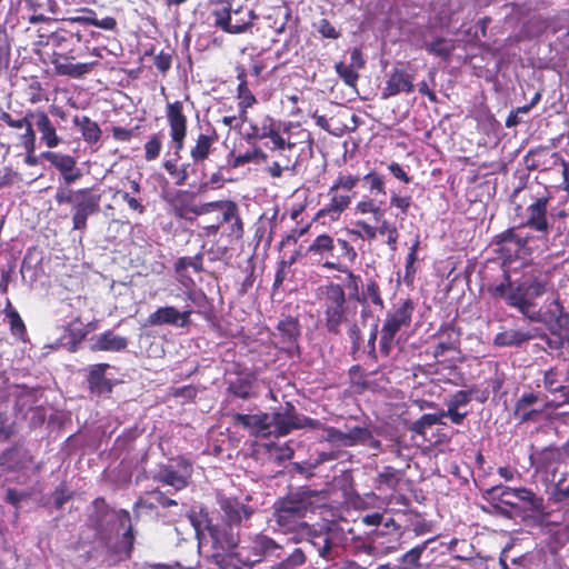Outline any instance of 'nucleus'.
I'll list each match as a JSON object with an SVG mask.
<instances>
[{
    "label": "nucleus",
    "instance_id": "1",
    "mask_svg": "<svg viewBox=\"0 0 569 569\" xmlns=\"http://www.w3.org/2000/svg\"><path fill=\"white\" fill-rule=\"evenodd\" d=\"M551 286L547 272L535 263H526L520 279L512 281L510 273L505 271L503 280L488 284L487 292L491 299L503 301L529 321L539 322L543 317L537 299L547 293Z\"/></svg>",
    "mask_w": 569,
    "mask_h": 569
},
{
    "label": "nucleus",
    "instance_id": "2",
    "mask_svg": "<svg viewBox=\"0 0 569 569\" xmlns=\"http://www.w3.org/2000/svg\"><path fill=\"white\" fill-rule=\"evenodd\" d=\"M94 32L88 29H80L77 26L64 24L51 32L48 43L52 47V64L59 76H67L80 79L98 66V61L78 62L72 61L87 57L89 53L101 58L99 48L89 47Z\"/></svg>",
    "mask_w": 569,
    "mask_h": 569
},
{
    "label": "nucleus",
    "instance_id": "3",
    "mask_svg": "<svg viewBox=\"0 0 569 569\" xmlns=\"http://www.w3.org/2000/svg\"><path fill=\"white\" fill-rule=\"evenodd\" d=\"M164 117L169 128V137L173 149L172 156L164 159L162 168L173 180L176 186H186L191 177H204V166L194 162V160L181 162V152L184 149L188 136L189 120L184 111V103L181 100L167 102Z\"/></svg>",
    "mask_w": 569,
    "mask_h": 569
},
{
    "label": "nucleus",
    "instance_id": "4",
    "mask_svg": "<svg viewBox=\"0 0 569 569\" xmlns=\"http://www.w3.org/2000/svg\"><path fill=\"white\" fill-rule=\"evenodd\" d=\"M385 200H377L369 196H363L355 206L356 214H371L373 220L378 222V226H372L366 220H357L356 227L358 229H347V233L355 236L356 238L367 239L369 241L375 240L378 236H386V244L391 251L397 250V243L399 238V231L393 222L383 219L386 209L383 208Z\"/></svg>",
    "mask_w": 569,
    "mask_h": 569
},
{
    "label": "nucleus",
    "instance_id": "5",
    "mask_svg": "<svg viewBox=\"0 0 569 569\" xmlns=\"http://www.w3.org/2000/svg\"><path fill=\"white\" fill-rule=\"evenodd\" d=\"M317 492L308 488H301L296 492L276 500L273 505V518L276 523L283 532H301L308 513H313L316 509L315 499Z\"/></svg>",
    "mask_w": 569,
    "mask_h": 569
},
{
    "label": "nucleus",
    "instance_id": "6",
    "mask_svg": "<svg viewBox=\"0 0 569 569\" xmlns=\"http://www.w3.org/2000/svg\"><path fill=\"white\" fill-rule=\"evenodd\" d=\"M58 204H70L72 211V229L84 231L88 218L100 211L101 194L92 188L71 189L59 187L54 194Z\"/></svg>",
    "mask_w": 569,
    "mask_h": 569
},
{
    "label": "nucleus",
    "instance_id": "7",
    "mask_svg": "<svg viewBox=\"0 0 569 569\" xmlns=\"http://www.w3.org/2000/svg\"><path fill=\"white\" fill-rule=\"evenodd\" d=\"M462 330L455 322L440 325L437 331L431 336V345L426 350V355L431 356L437 363L446 368H455L457 363L465 361L461 350Z\"/></svg>",
    "mask_w": 569,
    "mask_h": 569
},
{
    "label": "nucleus",
    "instance_id": "8",
    "mask_svg": "<svg viewBox=\"0 0 569 569\" xmlns=\"http://www.w3.org/2000/svg\"><path fill=\"white\" fill-rule=\"evenodd\" d=\"M359 182L358 174L339 172L328 190L329 202L318 210L315 219L328 218L330 222L338 221L356 197L355 189Z\"/></svg>",
    "mask_w": 569,
    "mask_h": 569
},
{
    "label": "nucleus",
    "instance_id": "9",
    "mask_svg": "<svg viewBox=\"0 0 569 569\" xmlns=\"http://www.w3.org/2000/svg\"><path fill=\"white\" fill-rule=\"evenodd\" d=\"M209 537L212 542V558L219 566H233L237 567L236 551L240 548L239 528L217 520L213 522L211 519L207 521L206 526Z\"/></svg>",
    "mask_w": 569,
    "mask_h": 569
},
{
    "label": "nucleus",
    "instance_id": "10",
    "mask_svg": "<svg viewBox=\"0 0 569 569\" xmlns=\"http://www.w3.org/2000/svg\"><path fill=\"white\" fill-rule=\"evenodd\" d=\"M415 303L410 298L401 300L393 309L386 313L380 331L379 350L383 357H389L396 346V336L412 322Z\"/></svg>",
    "mask_w": 569,
    "mask_h": 569
},
{
    "label": "nucleus",
    "instance_id": "11",
    "mask_svg": "<svg viewBox=\"0 0 569 569\" xmlns=\"http://www.w3.org/2000/svg\"><path fill=\"white\" fill-rule=\"evenodd\" d=\"M492 243L495 251L503 262H511L517 259H525L533 253H542L546 250L538 247L535 239L520 237L519 228L510 227L495 236Z\"/></svg>",
    "mask_w": 569,
    "mask_h": 569
},
{
    "label": "nucleus",
    "instance_id": "12",
    "mask_svg": "<svg viewBox=\"0 0 569 569\" xmlns=\"http://www.w3.org/2000/svg\"><path fill=\"white\" fill-rule=\"evenodd\" d=\"M279 133L282 141L276 146L277 154H292V159H297L299 164L303 158L312 157L315 140L312 133L301 123L283 122Z\"/></svg>",
    "mask_w": 569,
    "mask_h": 569
},
{
    "label": "nucleus",
    "instance_id": "13",
    "mask_svg": "<svg viewBox=\"0 0 569 569\" xmlns=\"http://www.w3.org/2000/svg\"><path fill=\"white\" fill-rule=\"evenodd\" d=\"M321 306L325 315V327L330 335H339L341 325L348 321L346 292L341 284L330 282L321 288Z\"/></svg>",
    "mask_w": 569,
    "mask_h": 569
},
{
    "label": "nucleus",
    "instance_id": "14",
    "mask_svg": "<svg viewBox=\"0 0 569 569\" xmlns=\"http://www.w3.org/2000/svg\"><path fill=\"white\" fill-rule=\"evenodd\" d=\"M282 552V546L264 533H257L250 537L236 551V561L238 569L242 567H252L268 558H274Z\"/></svg>",
    "mask_w": 569,
    "mask_h": 569
},
{
    "label": "nucleus",
    "instance_id": "15",
    "mask_svg": "<svg viewBox=\"0 0 569 569\" xmlns=\"http://www.w3.org/2000/svg\"><path fill=\"white\" fill-rule=\"evenodd\" d=\"M211 14L214 18V27L229 34L247 32L252 28V20L256 17L252 10L246 12L241 9L231 10L229 2L221 8L213 9Z\"/></svg>",
    "mask_w": 569,
    "mask_h": 569
},
{
    "label": "nucleus",
    "instance_id": "16",
    "mask_svg": "<svg viewBox=\"0 0 569 569\" xmlns=\"http://www.w3.org/2000/svg\"><path fill=\"white\" fill-rule=\"evenodd\" d=\"M550 197L537 198L526 209V220L521 222L529 230L539 231L540 234L535 239L538 247H542L545 250L549 248V233L552 226L548 220V203Z\"/></svg>",
    "mask_w": 569,
    "mask_h": 569
},
{
    "label": "nucleus",
    "instance_id": "17",
    "mask_svg": "<svg viewBox=\"0 0 569 569\" xmlns=\"http://www.w3.org/2000/svg\"><path fill=\"white\" fill-rule=\"evenodd\" d=\"M300 533L326 561H331L338 556V545L333 541L335 531L331 523L308 525Z\"/></svg>",
    "mask_w": 569,
    "mask_h": 569
},
{
    "label": "nucleus",
    "instance_id": "18",
    "mask_svg": "<svg viewBox=\"0 0 569 569\" xmlns=\"http://www.w3.org/2000/svg\"><path fill=\"white\" fill-rule=\"evenodd\" d=\"M192 472V463L187 458L179 456L172 459L170 463L161 466L153 479L178 491L189 485Z\"/></svg>",
    "mask_w": 569,
    "mask_h": 569
},
{
    "label": "nucleus",
    "instance_id": "19",
    "mask_svg": "<svg viewBox=\"0 0 569 569\" xmlns=\"http://www.w3.org/2000/svg\"><path fill=\"white\" fill-rule=\"evenodd\" d=\"M307 253L319 257L318 262L328 270L347 271V266L337 259L336 241L328 233L317 236L308 247Z\"/></svg>",
    "mask_w": 569,
    "mask_h": 569
},
{
    "label": "nucleus",
    "instance_id": "20",
    "mask_svg": "<svg viewBox=\"0 0 569 569\" xmlns=\"http://www.w3.org/2000/svg\"><path fill=\"white\" fill-rule=\"evenodd\" d=\"M218 140L219 133L214 127L209 124L204 130H200L189 147L190 159L204 166L213 154Z\"/></svg>",
    "mask_w": 569,
    "mask_h": 569
},
{
    "label": "nucleus",
    "instance_id": "21",
    "mask_svg": "<svg viewBox=\"0 0 569 569\" xmlns=\"http://www.w3.org/2000/svg\"><path fill=\"white\" fill-rule=\"evenodd\" d=\"M370 438L371 431L366 427L355 426L347 431H342L336 427L328 426L322 440L335 446L356 447L367 445Z\"/></svg>",
    "mask_w": 569,
    "mask_h": 569
},
{
    "label": "nucleus",
    "instance_id": "22",
    "mask_svg": "<svg viewBox=\"0 0 569 569\" xmlns=\"http://www.w3.org/2000/svg\"><path fill=\"white\" fill-rule=\"evenodd\" d=\"M499 500L501 503L509 507H517V503L513 500H508L506 497L512 496L515 499L522 501L528 505V509L535 512H543L545 505L543 498L537 496L532 490L520 487V488H510V487H493L489 490L490 493L497 492Z\"/></svg>",
    "mask_w": 569,
    "mask_h": 569
},
{
    "label": "nucleus",
    "instance_id": "23",
    "mask_svg": "<svg viewBox=\"0 0 569 569\" xmlns=\"http://www.w3.org/2000/svg\"><path fill=\"white\" fill-rule=\"evenodd\" d=\"M196 194L187 190H179L172 200V210L177 218L194 221L197 217L208 214L209 202L197 203Z\"/></svg>",
    "mask_w": 569,
    "mask_h": 569
},
{
    "label": "nucleus",
    "instance_id": "24",
    "mask_svg": "<svg viewBox=\"0 0 569 569\" xmlns=\"http://www.w3.org/2000/svg\"><path fill=\"white\" fill-rule=\"evenodd\" d=\"M41 157L59 171L67 188L83 176L76 158L70 154L44 151Z\"/></svg>",
    "mask_w": 569,
    "mask_h": 569
},
{
    "label": "nucleus",
    "instance_id": "25",
    "mask_svg": "<svg viewBox=\"0 0 569 569\" xmlns=\"http://www.w3.org/2000/svg\"><path fill=\"white\" fill-rule=\"evenodd\" d=\"M300 415L291 402L276 409L270 416V432L277 436H287L292 430L299 429Z\"/></svg>",
    "mask_w": 569,
    "mask_h": 569
},
{
    "label": "nucleus",
    "instance_id": "26",
    "mask_svg": "<svg viewBox=\"0 0 569 569\" xmlns=\"http://www.w3.org/2000/svg\"><path fill=\"white\" fill-rule=\"evenodd\" d=\"M567 382H569V358H562L543 372V388L550 393H560L563 402H566Z\"/></svg>",
    "mask_w": 569,
    "mask_h": 569
},
{
    "label": "nucleus",
    "instance_id": "27",
    "mask_svg": "<svg viewBox=\"0 0 569 569\" xmlns=\"http://www.w3.org/2000/svg\"><path fill=\"white\" fill-rule=\"evenodd\" d=\"M221 517L220 521L240 528L242 520H248L254 512L253 508L242 503L236 497H221L218 500Z\"/></svg>",
    "mask_w": 569,
    "mask_h": 569
},
{
    "label": "nucleus",
    "instance_id": "28",
    "mask_svg": "<svg viewBox=\"0 0 569 569\" xmlns=\"http://www.w3.org/2000/svg\"><path fill=\"white\" fill-rule=\"evenodd\" d=\"M415 76L403 68H393L388 74L381 98L389 99L400 93H411L415 90Z\"/></svg>",
    "mask_w": 569,
    "mask_h": 569
},
{
    "label": "nucleus",
    "instance_id": "29",
    "mask_svg": "<svg viewBox=\"0 0 569 569\" xmlns=\"http://www.w3.org/2000/svg\"><path fill=\"white\" fill-rule=\"evenodd\" d=\"M36 110L29 109L26 113L14 119L9 112L0 108V120L12 129H24V132L19 136L20 144H36L37 143V129L34 126V117H30Z\"/></svg>",
    "mask_w": 569,
    "mask_h": 569
},
{
    "label": "nucleus",
    "instance_id": "30",
    "mask_svg": "<svg viewBox=\"0 0 569 569\" xmlns=\"http://www.w3.org/2000/svg\"><path fill=\"white\" fill-rule=\"evenodd\" d=\"M385 537V531L376 529L371 537L370 542H365L360 539H356L352 542V548L356 555L361 552L373 557H383L398 550V542L392 539L390 543L383 545L380 539Z\"/></svg>",
    "mask_w": 569,
    "mask_h": 569
},
{
    "label": "nucleus",
    "instance_id": "31",
    "mask_svg": "<svg viewBox=\"0 0 569 569\" xmlns=\"http://www.w3.org/2000/svg\"><path fill=\"white\" fill-rule=\"evenodd\" d=\"M276 328L280 336L281 350L292 353L299 349L301 326L298 318L287 316L279 320Z\"/></svg>",
    "mask_w": 569,
    "mask_h": 569
},
{
    "label": "nucleus",
    "instance_id": "32",
    "mask_svg": "<svg viewBox=\"0 0 569 569\" xmlns=\"http://www.w3.org/2000/svg\"><path fill=\"white\" fill-rule=\"evenodd\" d=\"M109 363H96L88 368L87 383L89 391L96 397L111 395L114 383L106 378Z\"/></svg>",
    "mask_w": 569,
    "mask_h": 569
},
{
    "label": "nucleus",
    "instance_id": "33",
    "mask_svg": "<svg viewBox=\"0 0 569 569\" xmlns=\"http://www.w3.org/2000/svg\"><path fill=\"white\" fill-rule=\"evenodd\" d=\"M30 117H34V126L40 133V140L49 149L58 147L62 139L57 133V128L44 110L37 109Z\"/></svg>",
    "mask_w": 569,
    "mask_h": 569
},
{
    "label": "nucleus",
    "instance_id": "34",
    "mask_svg": "<svg viewBox=\"0 0 569 569\" xmlns=\"http://www.w3.org/2000/svg\"><path fill=\"white\" fill-rule=\"evenodd\" d=\"M236 70L237 80L239 81L237 87L238 109L240 117L244 119L247 110L257 103V99L252 91L249 89L247 80V70L244 69V67L238 66Z\"/></svg>",
    "mask_w": 569,
    "mask_h": 569
},
{
    "label": "nucleus",
    "instance_id": "35",
    "mask_svg": "<svg viewBox=\"0 0 569 569\" xmlns=\"http://www.w3.org/2000/svg\"><path fill=\"white\" fill-rule=\"evenodd\" d=\"M540 400L538 393L532 391L523 392L515 405V416L520 422L537 421L542 410L532 409L531 407Z\"/></svg>",
    "mask_w": 569,
    "mask_h": 569
},
{
    "label": "nucleus",
    "instance_id": "36",
    "mask_svg": "<svg viewBox=\"0 0 569 569\" xmlns=\"http://www.w3.org/2000/svg\"><path fill=\"white\" fill-rule=\"evenodd\" d=\"M232 420L234 426H241L253 433L270 432V415L267 412L256 415L233 413Z\"/></svg>",
    "mask_w": 569,
    "mask_h": 569
},
{
    "label": "nucleus",
    "instance_id": "37",
    "mask_svg": "<svg viewBox=\"0 0 569 569\" xmlns=\"http://www.w3.org/2000/svg\"><path fill=\"white\" fill-rule=\"evenodd\" d=\"M279 561L272 565V569H299L307 562V553L301 547L288 550L282 546V552L274 556Z\"/></svg>",
    "mask_w": 569,
    "mask_h": 569
},
{
    "label": "nucleus",
    "instance_id": "38",
    "mask_svg": "<svg viewBox=\"0 0 569 569\" xmlns=\"http://www.w3.org/2000/svg\"><path fill=\"white\" fill-rule=\"evenodd\" d=\"M128 339L122 336L116 335L112 330H107L96 337L94 342L90 349L92 351H122L128 347Z\"/></svg>",
    "mask_w": 569,
    "mask_h": 569
},
{
    "label": "nucleus",
    "instance_id": "39",
    "mask_svg": "<svg viewBox=\"0 0 569 569\" xmlns=\"http://www.w3.org/2000/svg\"><path fill=\"white\" fill-rule=\"evenodd\" d=\"M256 381V377L252 373H240L234 379L228 382V393L247 400L252 397V388Z\"/></svg>",
    "mask_w": 569,
    "mask_h": 569
},
{
    "label": "nucleus",
    "instance_id": "40",
    "mask_svg": "<svg viewBox=\"0 0 569 569\" xmlns=\"http://www.w3.org/2000/svg\"><path fill=\"white\" fill-rule=\"evenodd\" d=\"M283 122L276 121L270 116H264L261 119V122L258 124V131H256V136L259 137V140L262 139H269L272 143V147L270 148L272 151H274L277 143L281 142V136L280 130L282 128Z\"/></svg>",
    "mask_w": 569,
    "mask_h": 569
},
{
    "label": "nucleus",
    "instance_id": "41",
    "mask_svg": "<svg viewBox=\"0 0 569 569\" xmlns=\"http://www.w3.org/2000/svg\"><path fill=\"white\" fill-rule=\"evenodd\" d=\"M73 124L79 128L83 140L89 144H96L102 134L99 124L87 116H76L72 119Z\"/></svg>",
    "mask_w": 569,
    "mask_h": 569
},
{
    "label": "nucleus",
    "instance_id": "42",
    "mask_svg": "<svg viewBox=\"0 0 569 569\" xmlns=\"http://www.w3.org/2000/svg\"><path fill=\"white\" fill-rule=\"evenodd\" d=\"M530 339H532V335L529 331L508 329L497 333L493 343L498 347H519Z\"/></svg>",
    "mask_w": 569,
    "mask_h": 569
},
{
    "label": "nucleus",
    "instance_id": "43",
    "mask_svg": "<svg viewBox=\"0 0 569 569\" xmlns=\"http://www.w3.org/2000/svg\"><path fill=\"white\" fill-rule=\"evenodd\" d=\"M268 160V154L258 146H253L251 150L246 151L244 153L233 154L231 152L229 154L228 163L232 169L242 167L250 162H266Z\"/></svg>",
    "mask_w": 569,
    "mask_h": 569
},
{
    "label": "nucleus",
    "instance_id": "44",
    "mask_svg": "<svg viewBox=\"0 0 569 569\" xmlns=\"http://www.w3.org/2000/svg\"><path fill=\"white\" fill-rule=\"evenodd\" d=\"M279 160L271 162L267 168L266 172L273 179L282 177L284 171L296 173L298 167L297 159H292V154H278Z\"/></svg>",
    "mask_w": 569,
    "mask_h": 569
},
{
    "label": "nucleus",
    "instance_id": "45",
    "mask_svg": "<svg viewBox=\"0 0 569 569\" xmlns=\"http://www.w3.org/2000/svg\"><path fill=\"white\" fill-rule=\"evenodd\" d=\"M401 481L400 470L392 466H386L375 478V487L378 490H396Z\"/></svg>",
    "mask_w": 569,
    "mask_h": 569
},
{
    "label": "nucleus",
    "instance_id": "46",
    "mask_svg": "<svg viewBox=\"0 0 569 569\" xmlns=\"http://www.w3.org/2000/svg\"><path fill=\"white\" fill-rule=\"evenodd\" d=\"M147 322L149 326H177L178 309L172 306L159 307L148 316Z\"/></svg>",
    "mask_w": 569,
    "mask_h": 569
},
{
    "label": "nucleus",
    "instance_id": "47",
    "mask_svg": "<svg viewBox=\"0 0 569 569\" xmlns=\"http://www.w3.org/2000/svg\"><path fill=\"white\" fill-rule=\"evenodd\" d=\"M119 523L122 528L126 527L124 532L121 537V542L124 545V553L127 558L131 557L134 543L133 528L131 525L130 512L126 509H121L118 513Z\"/></svg>",
    "mask_w": 569,
    "mask_h": 569
},
{
    "label": "nucleus",
    "instance_id": "48",
    "mask_svg": "<svg viewBox=\"0 0 569 569\" xmlns=\"http://www.w3.org/2000/svg\"><path fill=\"white\" fill-rule=\"evenodd\" d=\"M187 298L197 308V312L204 318H210L213 312V306L207 295L201 289H191L186 292Z\"/></svg>",
    "mask_w": 569,
    "mask_h": 569
},
{
    "label": "nucleus",
    "instance_id": "49",
    "mask_svg": "<svg viewBox=\"0 0 569 569\" xmlns=\"http://www.w3.org/2000/svg\"><path fill=\"white\" fill-rule=\"evenodd\" d=\"M208 208V213L213 211L221 212V223H229L239 214L237 203L231 200L210 201Z\"/></svg>",
    "mask_w": 569,
    "mask_h": 569
},
{
    "label": "nucleus",
    "instance_id": "50",
    "mask_svg": "<svg viewBox=\"0 0 569 569\" xmlns=\"http://www.w3.org/2000/svg\"><path fill=\"white\" fill-rule=\"evenodd\" d=\"M433 539L423 541L422 543L411 548L399 559V567L401 569H418L420 567V558L426 550L429 542Z\"/></svg>",
    "mask_w": 569,
    "mask_h": 569
},
{
    "label": "nucleus",
    "instance_id": "51",
    "mask_svg": "<svg viewBox=\"0 0 569 569\" xmlns=\"http://www.w3.org/2000/svg\"><path fill=\"white\" fill-rule=\"evenodd\" d=\"M436 425H447L445 421H441L439 411L437 413L422 415L419 419L412 422L410 431L425 438L427 436V430Z\"/></svg>",
    "mask_w": 569,
    "mask_h": 569
},
{
    "label": "nucleus",
    "instance_id": "52",
    "mask_svg": "<svg viewBox=\"0 0 569 569\" xmlns=\"http://www.w3.org/2000/svg\"><path fill=\"white\" fill-rule=\"evenodd\" d=\"M425 49L428 53L448 61L452 56L455 47L446 38L437 37L431 42L426 43Z\"/></svg>",
    "mask_w": 569,
    "mask_h": 569
},
{
    "label": "nucleus",
    "instance_id": "53",
    "mask_svg": "<svg viewBox=\"0 0 569 569\" xmlns=\"http://www.w3.org/2000/svg\"><path fill=\"white\" fill-rule=\"evenodd\" d=\"M164 136L162 132L152 133L143 144L144 160L150 162L157 160L163 148Z\"/></svg>",
    "mask_w": 569,
    "mask_h": 569
},
{
    "label": "nucleus",
    "instance_id": "54",
    "mask_svg": "<svg viewBox=\"0 0 569 569\" xmlns=\"http://www.w3.org/2000/svg\"><path fill=\"white\" fill-rule=\"evenodd\" d=\"M336 241L337 259L349 267L357 260L358 253L355 247L346 239L338 238Z\"/></svg>",
    "mask_w": 569,
    "mask_h": 569
},
{
    "label": "nucleus",
    "instance_id": "55",
    "mask_svg": "<svg viewBox=\"0 0 569 569\" xmlns=\"http://www.w3.org/2000/svg\"><path fill=\"white\" fill-rule=\"evenodd\" d=\"M363 181L368 186L369 192L371 194L381 196L382 198L387 196L386 178L383 174L377 172L376 170H371L365 174Z\"/></svg>",
    "mask_w": 569,
    "mask_h": 569
},
{
    "label": "nucleus",
    "instance_id": "56",
    "mask_svg": "<svg viewBox=\"0 0 569 569\" xmlns=\"http://www.w3.org/2000/svg\"><path fill=\"white\" fill-rule=\"evenodd\" d=\"M360 302L370 301L373 306L383 309L385 302L381 297L380 287L378 282L373 279H369L366 283V288L362 291L361 298H359Z\"/></svg>",
    "mask_w": 569,
    "mask_h": 569
},
{
    "label": "nucleus",
    "instance_id": "57",
    "mask_svg": "<svg viewBox=\"0 0 569 569\" xmlns=\"http://www.w3.org/2000/svg\"><path fill=\"white\" fill-rule=\"evenodd\" d=\"M390 207L400 211L401 218L408 216L412 204V197L409 194H401L400 192L391 191L389 199Z\"/></svg>",
    "mask_w": 569,
    "mask_h": 569
},
{
    "label": "nucleus",
    "instance_id": "58",
    "mask_svg": "<svg viewBox=\"0 0 569 569\" xmlns=\"http://www.w3.org/2000/svg\"><path fill=\"white\" fill-rule=\"evenodd\" d=\"M477 391V387L473 386L466 390L456 391L450 399L447 401V406L461 409L466 407L472 399Z\"/></svg>",
    "mask_w": 569,
    "mask_h": 569
},
{
    "label": "nucleus",
    "instance_id": "59",
    "mask_svg": "<svg viewBox=\"0 0 569 569\" xmlns=\"http://www.w3.org/2000/svg\"><path fill=\"white\" fill-rule=\"evenodd\" d=\"M188 268H192L196 272H201L203 270L202 254H196L194 257H181L174 264L177 272H182Z\"/></svg>",
    "mask_w": 569,
    "mask_h": 569
},
{
    "label": "nucleus",
    "instance_id": "60",
    "mask_svg": "<svg viewBox=\"0 0 569 569\" xmlns=\"http://www.w3.org/2000/svg\"><path fill=\"white\" fill-rule=\"evenodd\" d=\"M24 94L31 104H37L43 100H47V98H44V90L42 84L37 79H32L28 82L24 88Z\"/></svg>",
    "mask_w": 569,
    "mask_h": 569
},
{
    "label": "nucleus",
    "instance_id": "61",
    "mask_svg": "<svg viewBox=\"0 0 569 569\" xmlns=\"http://www.w3.org/2000/svg\"><path fill=\"white\" fill-rule=\"evenodd\" d=\"M9 322L10 332L13 337L23 340L26 339L28 331L27 327L20 316L19 312L12 313L11 316L6 317Z\"/></svg>",
    "mask_w": 569,
    "mask_h": 569
},
{
    "label": "nucleus",
    "instance_id": "62",
    "mask_svg": "<svg viewBox=\"0 0 569 569\" xmlns=\"http://www.w3.org/2000/svg\"><path fill=\"white\" fill-rule=\"evenodd\" d=\"M336 71L347 86L356 87L359 74L352 66L346 64L345 62H338L336 63Z\"/></svg>",
    "mask_w": 569,
    "mask_h": 569
},
{
    "label": "nucleus",
    "instance_id": "63",
    "mask_svg": "<svg viewBox=\"0 0 569 569\" xmlns=\"http://www.w3.org/2000/svg\"><path fill=\"white\" fill-rule=\"evenodd\" d=\"M67 331L73 343L81 342L88 333L80 318H76L70 321L67 326Z\"/></svg>",
    "mask_w": 569,
    "mask_h": 569
},
{
    "label": "nucleus",
    "instance_id": "64",
    "mask_svg": "<svg viewBox=\"0 0 569 569\" xmlns=\"http://www.w3.org/2000/svg\"><path fill=\"white\" fill-rule=\"evenodd\" d=\"M545 316L549 320L556 321L557 323H560L562 319L567 317L565 312V307L559 297H556L550 302L548 310L545 312Z\"/></svg>",
    "mask_w": 569,
    "mask_h": 569
}]
</instances>
